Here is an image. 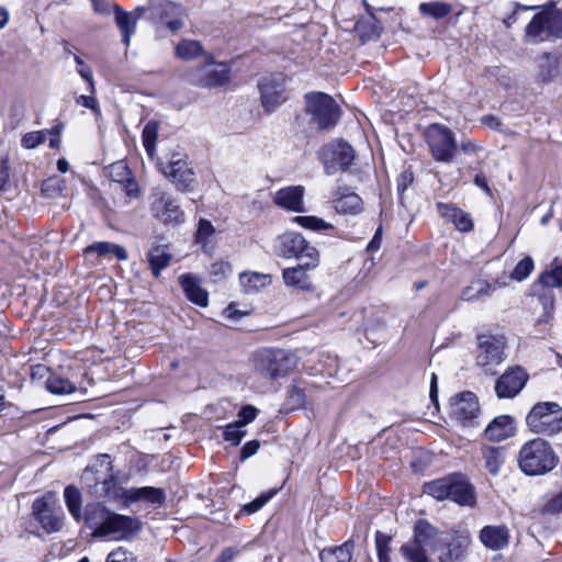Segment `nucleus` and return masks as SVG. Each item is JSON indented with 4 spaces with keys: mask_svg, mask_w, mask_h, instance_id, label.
<instances>
[{
    "mask_svg": "<svg viewBox=\"0 0 562 562\" xmlns=\"http://www.w3.org/2000/svg\"><path fill=\"white\" fill-rule=\"evenodd\" d=\"M82 482L91 495L127 506L128 490L115 477L109 454H100L95 463L85 470Z\"/></svg>",
    "mask_w": 562,
    "mask_h": 562,
    "instance_id": "1",
    "label": "nucleus"
},
{
    "mask_svg": "<svg viewBox=\"0 0 562 562\" xmlns=\"http://www.w3.org/2000/svg\"><path fill=\"white\" fill-rule=\"evenodd\" d=\"M518 461L526 474L542 475L553 470L559 459L548 441L536 438L521 447Z\"/></svg>",
    "mask_w": 562,
    "mask_h": 562,
    "instance_id": "2",
    "label": "nucleus"
},
{
    "mask_svg": "<svg viewBox=\"0 0 562 562\" xmlns=\"http://www.w3.org/2000/svg\"><path fill=\"white\" fill-rule=\"evenodd\" d=\"M294 355L283 349H262L254 357L255 372L263 379L278 380L290 374L296 367Z\"/></svg>",
    "mask_w": 562,
    "mask_h": 562,
    "instance_id": "3",
    "label": "nucleus"
},
{
    "mask_svg": "<svg viewBox=\"0 0 562 562\" xmlns=\"http://www.w3.org/2000/svg\"><path fill=\"white\" fill-rule=\"evenodd\" d=\"M525 422L531 432L553 437L562 431V406L555 402H538Z\"/></svg>",
    "mask_w": 562,
    "mask_h": 562,
    "instance_id": "4",
    "label": "nucleus"
},
{
    "mask_svg": "<svg viewBox=\"0 0 562 562\" xmlns=\"http://www.w3.org/2000/svg\"><path fill=\"white\" fill-rule=\"evenodd\" d=\"M529 43H542L562 37V13L542 11L537 13L525 30Z\"/></svg>",
    "mask_w": 562,
    "mask_h": 562,
    "instance_id": "5",
    "label": "nucleus"
},
{
    "mask_svg": "<svg viewBox=\"0 0 562 562\" xmlns=\"http://www.w3.org/2000/svg\"><path fill=\"white\" fill-rule=\"evenodd\" d=\"M305 110L321 130H328L335 126L340 117L339 106L336 101L323 92L306 94Z\"/></svg>",
    "mask_w": 562,
    "mask_h": 562,
    "instance_id": "6",
    "label": "nucleus"
},
{
    "mask_svg": "<svg viewBox=\"0 0 562 562\" xmlns=\"http://www.w3.org/2000/svg\"><path fill=\"white\" fill-rule=\"evenodd\" d=\"M274 249L285 258L306 259L307 267L318 265V251L299 233L286 232L276 239Z\"/></svg>",
    "mask_w": 562,
    "mask_h": 562,
    "instance_id": "7",
    "label": "nucleus"
},
{
    "mask_svg": "<svg viewBox=\"0 0 562 562\" xmlns=\"http://www.w3.org/2000/svg\"><path fill=\"white\" fill-rule=\"evenodd\" d=\"M426 140L432 158L436 161L451 164L458 147L453 132L441 124H431L427 127Z\"/></svg>",
    "mask_w": 562,
    "mask_h": 562,
    "instance_id": "8",
    "label": "nucleus"
},
{
    "mask_svg": "<svg viewBox=\"0 0 562 562\" xmlns=\"http://www.w3.org/2000/svg\"><path fill=\"white\" fill-rule=\"evenodd\" d=\"M231 69L225 63H214L211 55L205 58V64L193 68L187 74L190 83L201 88H216L229 80Z\"/></svg>",
    "mask_w": 562,
    "mask_h": 562,
    "instance_id": "9",
    "label": "nucleus"
},
{
    "mask_svg": "<svg viewBox=\"0 0 562 562\" xmlns=\"http://www.w3.org/2000/svg\"><path fill=\"white\" fill-rule=\"evenodd\" d=\"M476 361L487 374H494V368L505 360L506 340L502 335H480Z\"/></svg>",
    "mask_w": 562,
    "mask_h": 562,
    "instance_id": "10",
    "label": "nucleus"
},
{
    "mask_svg": "<svg viewBox=\"0 0 562 562\" xmlns=\"http://www.w3.org/2000/svg\"><path fill=\"white\" fill-rule=\"evenodd\" d=\"M434 551L439 562H453L462 557L470 543L467 532L438 533L432 536Z\"/></svg>",
    "mask_w": 562,
    "mask_h": 562,
    "instance_id": "11",
    "label": "nucleus"
},
{
    "mask_svg": "<svg viewBox=\"0 0 562 562\" xmlns=\"http://www.w3.org/2000/svg\"><path fill=\"white\" fill-rule=\"evenodd\" d=\"M138 529L139 521L136 518L110 512L104 525L93 531L92 537L121 540L137 532Z\"/></svg>",
    "mask_w": 562,
    "mask_h": 562,
    "instance_id": "12",
    "label": "nucleus"
},
{
    "mask_svg": "<svg viewBox=\"0 0 562 562\" xmlns=\"http://www.w3.org/2000/svg\"><path fill=\"white\" fill-rule=\"evenodd\" d=\"M435 528L426 521H418L415 526L414 541L405 543L401 552L407 562H429L426 547L432 546Z\"/></svg>",
    "mask_w": 562,
    "mask_h": 562,
    "instance_id": "13",
    "label": "nucleus"
},
{
    "mask_svg": "<svg viewBox=\"0 0 562 562\" xmlns=\"http://www.w3.org/2000/svg\"><path fill=\"white\" fill-rule=\"evenodd\" d=\"M258 87L261 95V104L267 113L274 112L288 99L284 88V78L281 75L262 77Z\"/></svg>",
    "mask_w": 562,
    "mask_h": 562,
    "instance_id": "14",
    "label": "nucleus"
},
{
    "mask_svg": "<svg viewBox=\"0 0 562 562\" xmlns=\"http://www.w3.org/2000/svg\"><path fill=\"white\" fill-rule=\"evenodd\" d=\"M150 199V212L155 218L164 224L176 225L183 222V212L168 193L155 190Z\"/></svg>",
    "mask_w": 562,
    "mask_h": 562,
    "instance_id": "15",
    "label": "nucleus"
},
{
    "mask_svg": "<svg viewBox=\"0 0 562 562\" xmlns=\"http://www.w3.org/2000/svg\"><path fill=\"white\" fill-rule=\"evenodd\" d=\"M353 158V149L349 144L342 140L334 142L323 153L325 172L335 175L344 171L351 165Z\"/></svg>",
    "mask_w": 562,
    "mask_h": 562,
    "instance_id": "16",
    "label": "nucleus"
},
{
    "mask_svg": "<svg viewBox=\"0 0 562 562\" xmlns=\"http://www.w3.org/2000/svg\"><path fill=\"white\" fill-rule=\"evenodd\" d=\"M479 402L472 392H464L451 402V416L464 427L477 425Z\"/></svg>",
    "mask_w": 562,
    "mask_h": 562,
    "instance_id": "17",
    "label": "nucleus"
},
{
    "mask_svg": "<svg viewBox=\"0 0 562 562\" xmlns=\"http://www.w3.org/2000/svg\"><path fill=\"white\" fill-rule=\"evenodd\" d=\"M528 379V373L521 367L509 368L497 379L495 392L499 398H513L524 389Z\"/></svg>",
    "mask_w": 562,
    "mask_h": 562,
    "instance_id": "18",
    "label": "nucleus"
},
{
    "mask_svg": "<svg viewBox=\"0 0 562 562\" xmlns=\"http://www.w3.org/2000/svg\"><path fill=\"white\" fill-rule=\"evenodd\" d=\"M162 172L170 178L180 191H190L194 184V173L188 166L186 159L179 154L172 155L169 164L164 168Z\"/></svg>",
    "mask_w": 562,
    "mask_h": 562,
    "instance_id": "19",
    "label": "nucleus"
},
{
    "mask_svg": "<svg viewBox=\"0 0 562 562\" xmlns=\"http://www.w3.org/2000/svg\"><path fill=\"white\" fill-rule=\"evenodd\" d=\"M33 515L41 524L42 528L50 533L59 531L63 528V514H56L49 506L46 498H37L32 505Z\"/></svg>",
    "mask_w": 562,
    "mask_h": 562,
    "instance_id": "20",
    "label": "nucleus"
},
{
    "mask_svg": "<svg viewBox=\"0 0 562 562\" xmlns=\"http://www.w3.org/2000/svg\"><path fill=\"white\" fill-rule=\"evenodd\" d=\"M560 75V57L557 54L544 53L536 59L533 79L539 85L550 83Z\"/></svg>",
    "mask_w": 562,
    "mask_h": 562,
    "instance_id": "21",
    "label": "nucleus"
},
{
    "mask_svg": "<svg viewBox=\"0 0 562 562\" xmlns=\"http://www.w3.org/2000/svg\"><path fill=\"white\" fill-rule=\"evenodd\" d=\"M150 8L156 16L161 20H168L167 25L171 31H178L183 26L182 18L186 15V11L180 4L167 0H158Z\"/></svg>",
    "mask_w": 562,
    "mask_h": 562,
    "instance_id": "22",
    "label": "nucleus"
},
{
    "mask_svg": "<svg viewBox=\"0 0 562 562\" xmlns=\"http://www.w3.org/2000/svg\"><path fill=\"white\" fill-rule=\"evenodd\" d=\"M144 7H138L132 12L122 10L119 5L114 7L115 23L123 35V43L128 46L131 37L135 32L136 24L145 13Z\"/></svg>",
    "mask_w": 562,
    "mask_h": 562,
    "instance_id": "23",
    "label": "nucleus"
},
{
    "mask_svg": "<svg viewBox=\"0 0 562 562\" xmlns=\"http://www.w3.org/2000/svg\"><path fill=\"white\" fill-rule=\"evenodd\" d=\"M304 188L292 186L280 189L273 196L276 205L292 212H304L303 205Z\"/></svg>",
    "mask_w": 562,
    "mask_h": 562,
    "instance_id": "24",
    "label": "nucleus"
},
{
    "mask_svg": "<svg viewBox=\"0 0 562 562\" xmlns=\"http://www.w3.org/2000/svg\"><path fill=\"white\" fill-rule=\"evenodd\" d=\"M436 206L441 217L451 222L458 231L468 233L473 229V221L469 213L451 203L439 202Z\"/></svg>",
    "mask_w": 562,
    "mask_h": 562,
    "instance_id": "25",
    "label": "nucleus"
},
{
    "mask_svg": "<svg viewBox=\"0 0 562 562\" xmlns=\"http://www.w3.org/2000/svg\"><path fill=\"white\" fill-rule=\"evenodd\" d=\"M179 282L189 301L201 307L207 306L209 293L201 286L200 280L196 277L184 273L179 277Z\"/></svg>",
    "mask_w": 562,
    "mask_h": 562,
    "instance_id": "26",
    "label": "nucleus"
},
{
    "mask_svg": "<svg viewBox=\"0 0 562 562\" xmlns=\"http://www.w3.org/2000/svg\"><path fill=\"white\" fill-rule=\"evenodd\" d=\"M83 254L88 257L95 258H116L120 261L127 260L128 255L123 246L111 241H97L83 249Z\"/></svg>",
    "mask_w": 562,
    "mask_h": 562,
    "instance_id": "27",
    "label": "nucleus"
},
{
    "mask_svg": "<svg viewBox=\"0 0 562 562\" xmlns=\"http://www.w3.org/2000/svg\"><path fill=\"white\" fill-rule=\"evenodd\" d=\"M515 420L508 415L495 417L485 428V436L492 441H502L515 434Z\"/></svg>",
    "mask_w": 562,
    "mask_h": 562,
    "instance_id": "28",
    "label": "nucleus"
},
{
    "mask_svg": "<svg viewBox=\"0 0 562 562\" xmlns=\"http://www.w3.org/2000/svg\"><path fill=\"white\" fill-rule=\"evenodd\" d=\"M451 484L448 498L460 505H473L474 494L471 485L460 474L450 475Z\"/></svg>",
    "mask_w": 562,
    "mask_h": 562,
    "instance_id": "29",
    "label": "nucleus"
},
{
    "mask_svg": "<svg viewBox=\"0 0 562 562\" xmlns=\"http://www.w3.org/2000/svg\"><path fill=\"white\" fill-rule=\"evenodd\" d=\"M334 207L341 214H359L363 210L362 199L347 189H339L334 199Z\"/></svg>",
    "mask_w": 562,
    "mask_h": 562,
    "instance_id": "30",
    "label": "nucleus"
},
{
    "mask_svg": "<svg viewBox=\"0 0 562 562\" xmlns=\"http://www.w3.org/2000/svg\"><path fill=\"white\" fill-rule=\"evenodd\" d=\"M480 540L491 550H502L508 544L509 531L506 526H485L480 532Z\"/></svg>",
    "mask_w": 562,
    "mask_h": 562,
    "instance_id": "31",
    "label": "nucleus"
},
{
    "mask_svg": "<svg viewBox=\"0 0 562 562\" xmlns=\"http://www.w3.org/2000/svg\"><path fill=\"white\" fill-rule=\"evenodd\" d=\"M539 286L551 291L562 288V259L554 258L550 267L539 276L533 284V291L537 292Z\"/></svg>",
    "mask_w": 562,
    "mask_h": 562,
    "instance_id": "32",
    "label": "nucleus"
},
{
    "mask_svg": "<svg viewBox=\"0 0 562 562\" xmlns=\"http://www.w3.org/2000/svg\"><path fill=\"white\" fill-rule=\"evenodd\" d=\"M506 282L499 279L495 280L494 283H490L485 280L473 281L462 292V299L465 301H477L485 296H490L497 288L505 286Z\"/></svg>",
    "mask_w": 562,
    "mask_h": 562,
    "instance_id": "33",
    "label": "nucleus"
},
{
    "mask_svg": "<svg viewBox=\"0 0 562 562\" xmlns=\"http://www.w3.org/2000/svg\"><path fill=\"white\" fill-rule=\"evenodd\" d=\"M164 490L153 486L128 488L127 506L132 503L144 501L150 504L160 505L165 502Z\"/></svg>",
    "mask_w": 562,
    "mask_h": 562,
    "instance_id": "34",
    "label": "nucleus"
},
{
    "mask_svg": "<svg viewBox=\"0 0 562 562\" xmlns=\"http://www.w3.org/2000/svg\"><path fill=\"white\" fill-rule=\"evenodd\" d=\"M307 267L304 265H299L293 268H288L283 270V280L284 283L289 286H293L299 290H311L312 281L310 276L307 274Z\"/></svg>",
    "mask_w": 562,
    "mask_h": 562,
    "instance_id": "35",
    "label": "nucleus"
},
{
    "mask_svg": "<svg viewBox=\"0 0 562 562\" xmlns=\"http://www.w3.org/2000/svg\"><path fill=\"white\" fill-rule=\"evenodd\" d=\"M110 509H108L106 506H104L102 503H90L86 506L83 520L86 525L92 529L93 531H97V529H100L104 522L106 517H109Z\"/></svg>",
    "mask_w": 562,
    "mask_h": 562,
    "instance_id": "36",
    "label": "nucleus"
},
{
    "mask_svg": "<svg viewBox=\"0 0 562 562\" xmlns=\"http://www.w3.org/2000/svg\"><path fill=\"white\" fill-rule=\"evenodd\" d=\"M352 542L347 541L338 547L323 549L319 558L322 562H349L352 557Z\"/></svg>",
    "mask_w": 562,
    "mask_h": 562,
    "instance_id": "37",
    "label": "nucleus"
},
{
    "mask_svg": "<svg viewBox=\"0 0 562 562\" xmlns=\"http://www.w3.org/2000/svg\"><path fill=\"white\" fill-rule=\"evenodd\" d=\"M64 499L72 518L78 522L81 521L83 514L81 509L82 496L80 491L72 485L67 486L64 491Z\"/></svg>",
    "mask_w": 562,
    "mask_h": 562,
    "instance_id": "38",
    "label": "nucleus"
},
{
    "mask_svg": "<svg viewBox=\"0 0 562 562\" xmlns=\"http://www.w3.org/2000/svg\"><path fill=\"white\" fill-rule=\"evenodd\" d=\"M240 285L246 293L257 292L270 284L268 274L258 272H244L239 276Z\"/></svg>",
    "mask_w": 562,
    "mask_h": 562,
    "instance_id": "39",
    "label": "nucleus"
},
{
    "mask_svg": "<svg viewBox=\"0 0 562 562\" xmlns=\"http://www.w3.org/2000/svg\"><path fill=\"white\" fill-rule=\"evenodd\" d=\"M177 57L184 60H192L200 56H207L202 44L195 40H182L176 46Z\"/></svg>",
    "mask_w": 562,
    "mask_h": 562,
    "instance_id": "40",
    "label": "nucleus"
},
{
    "mask_svg": "<svg viewBox=\"0 0 562 562\" xmlns=\"http://www.w3.org/2000/svg\"><path fill=\"white\" fill-rule=\"evenodd\" d=\"M171 255L167 252L165 247H153L148 252V261L155 277H158L160 271L167 268L170 263Z\"/></svg>",
    "mask_w": 562,
    "mask_h": 562,
    "instance_id": "41",
    "label": "nucleus"
},
{
    "mask_svg": "<svg viewBox=\"0 0 562 562\" xmlns=\"http://www.w3.org/2000/svg\"><path fill=\"white\" fill-rule=\"evenodd\" d=\"M485 467L488 472L496 475L504 463V450L499 447H485L482 450Z\"/></svg>",
    "mask_w": 562,
    "mask_h": 562,
    "instance_id": "42",
    "label": "nucleus"
},
{
    "mask_svg": "<svg viewBox=\"0 0 562 562\" xmlns=\"http://www.w3.org/2000/svg\"><path fill=\"white\" fill-rule=\"evenodd\" d=\"M451 10V4L441 1L424 2L419 5V12L424 16H429L436 20L447 16Z\"/></svg>",
    "mask_w": 562,
    "mask_h": 562,
    "instance_id": "43",
    "label": "nucleus"
},
{
    "mask_svg": "<svg viewBox=\"0 0 562 562\" xmlns=\"http://www.w3.org/2000/svg\"><path fill=\"white\" fill-rule=\"evenodd\" d=\"M450 482V476L428 482L424 485V493L439 501L446 499L449 496Z\"/></svg>",
    "mask_w": 562,
    "mask_h": 562,
    "instance_id": "44",
    "label": "nucleus"
},
{
    "mask_svg": "<svg viewBox=\"0 0 562 562\" xmlns=\"http://www.w3.org/2000/svg\"><path fill=\"white\" fill-rule=\"evenodd\" d=\"M46 387L50 393L59 395L71 394L76 391V386L72 382L57 374H50L47 378Z\"/></svg>",
    "mask_w": 562,
    "mask_h": 562,
    "instance_id": "45",
    "label": "nucleus"
},
{
    "mask_svg": "<svg viewBox=\"0 0 562 562\" xmlns=\"http://www.w3.org/2000/svg\"><path fill=\"white\" fill-rule=\"evenodd\" d=\"M292 221L300 226L311 229V231H328L333 229L334 226L330 223L325 222L324 220L317 217V216H295L292 218Z\"/></svg>",
    "mask_w": 562,
    "mask_h": 562,
    "instance_id": "46",
    "label": "nucleus"
},
{
    "mask_svg": "<svg viewBox=\"0 0 562 562\" xmlns=\"http://www.w3.org/2000/svg\"><path fill=\"white\" fill-rule=\"evenodd\" d=\"M157 136H158V124L155 121H149L143 130L142 138H143V145H144L146 151L148 153V155H150V156L155 151Z\"/></svg>",
    "mask_w": 562,
    "mask_h": 562,
    "instance_id": "47",
    "label": "nucleus"
},
{
    "mask_svg": "<svg viewBox=\"0 0 562 562\" xmlns=\"http://www.w3.org/2000/svg\"><path fill=\"white\" fill-rule=\"evenodd\" d=\"M535 263L531 257H524L514 268L509 278L517 282H521L529 277V274L533 271Z\"/></svg>",
    "mask_w": 562,
    "mask_h": 562,
    "instance_id": "48",
    "label": "nucleus"
},
{
    "mask_svg": "<svg viewBox=\"0 0 562 562\" xmlns=\"http://www.w3.org/2000/svg\"><path fill=\"white\" fill-rule=\"evenodd\" d=\"M109 176L110 178L117 183H123L126 180H130L132 173L126 166V164L122 160L116 161L109 167Z\"/></svg>",
    "mask_w": 562,
    "mask_h": 562,
    "instance_id": "49",
    "label": "nucleus"
},
{
    "mask_svg": "<svg viewBox=\"0 0 562 562\" xmlns=\"http://www.w3.org/2000/svg\"><path fill=\"white\" fill-rule=\"evenodd\" d=\"M239 423L228 424L223 432L224 439L234 446H238L243 438L246 436V431L241 430Z\"/></svg>",
    "mask_w": 562,
    "mask_h": 562,
    "instance_id": "50",
    "label": "nucleus"
},
{
    "mask_svg": "<svg viewBox=\"0 0 562 562\" xmlns=\"http://www.w3.org/2000/svg\"><path fill=\"white\" fill-rule=\"evenodd\" d=\"M538 299L543 307L544 319H540V322H547V319L552 315L554 310V295L551 290L542 289V293L536 292Z\"/></svg>",
    "mask_w": 562,
    "mask_h": 562,
    "instance_id": "51",
    "label": "nucleus"
},
{
    "mask_svg": "<svg viewBox=\"0 0 562 562\" xmlns=\"http://www.w3.org/2000/svg\"><path fill=\"white\" fill-rule=\"evenodd\" d=\"M46 139V131H35L26 133L22 139L21 145L25 149H34L38 145L43 144Z\"/></svg>",
    "mask_w": 562,
    "mask_h": 562,
    "instance_id": "52",
    "label": "nucleus"
},
{
    "mask_svg": "<svg viewBox=\"0 0 562 562\" xmlns=\"http://www.w3.org/2000/svg\"><path fill=\"white\" fill-rule=\"evenodd\" d=\"M74 59L77 64V72L88 82L89 91L93 94L95 92V86L91 68L80 57L75 55Z\"/></svg>",
    "mask_w": 562,
    "mask_h": 562,
    "instance_id": "53",
    "label": "nucleus"
},
{
    "mask_svg": "<svg viewBox=\"0 0 562 562\" xmlns=\"http://www.w3.org/2000/svg\"><path fill=\"white\" fill-rule=\"evenodd\" d=\"M389 542L390 537L378 531L375 535V546L378 551V558L380 562H389Z\"/></svg>",
    "mask_w": 562,
    "mask_h": 562,
    "instance_id": "54",
    "label": "nucleus"
},
{
    "mask_svg": "<svg viewBox=\"0 0 562 562\" xmlns=\"http://www.w3.org/2000/svg\"><path fill=\"white\" fill-rule=\"evenodd\" d=\"M214 227L207 220H200L195 234L196 243L206 245L209 238L213 235Z\"/></svg>",
    "mask_w": 562,
    "mask_h": 562,
    "instance_id": "55",
    "label": "nucleus"
},
{
    "mask_svg": "<svg viewBox=\"0 0 562 562\" xmlns=\"http://www.w3.org/2000/svg\"><path fill=\"white\" fill-rule=\"evenodd\" d=\"M106 562H135V558L131 552L119 548L108 555Z\"/></svg>",
    "mask_w": 562,
    "mask_h": 562,
    "instance_id": "56",
    "label": "nucleus"
},
{
    "mask_svg": "<svg viewBox=\"0 0 562 562\" xmlns=\"http://www.w3.org/2000/svg\"><path fill=\"white\" fill-rule=\"evenodd\" d=\"M256 416L257 409L251 405H246L239 411V420H237L236 423H239L241 426H245L251 423L256 418Z\"/></svg>",
    "mask_w": 562,
    "mask_h": 562,
    "instance_id": "57",
    "label": "nucleus"
},
{
    "mask_svg": "<svg viewBox=\"0 0 562 562\" xmlns=\"http://www.w3.org/2000/svg\"><path fill=\"white\" fill-rule=\"evenodd\" d=\"M289 403L294 408L303 406L305 404L304 392L301 389L293 386L289 391Z\"/></svg>",
    "mask_w": 562,
    "mask_h": 562,
    "instance_id": "58",
    "label": "nucleus"
},
{
    "mask_svg": "<svg viewBox=\"0 0 562 562\" xmlns=\"http://www.w3.org/2000/svg\"><path fill=\"white\" fill-rule=\"evenodd\" d=\"M76 103L83 108L92 110L97 115L100 114V108H99L98 101L92 95H83V94L79 95L76 99Z\"/></svg>",
    "mask_w": 562,
    "mask_h": 562,
    "instance_id": "59",
    "label": "nucleus"
},
{
    "mask_svg": "<svg viewBox=\"0 0 562 562\" xmlns=\"http://www.w3.org/2000/svg\"><path fill=\"white\" fill-rule=\"evenodd\" d=\"M271 496H272V494L261 495V496L257 497L255 501L246 504L244 506V510L247 512L248 514H254V513L258 512L269 501V498Z\"/></svg>",
    "mask_w": 562,
    "mask_h": 562,
    "instance_id": "60",
    "label": "nucleus"
},
{
    "mask_svg": "<svg viewBox=\"0 0 562 562\" xmlns=\"http://www.w3.org/2000/svg\"><path fill=\"white\" fill-rule=\"evenodd\" d=\"M546 510L552 514L562 512V491L547 502Z\"/></svg>",
    "mask_w": 562,
    "mask_h": 562,
    "instance_id": "61",
    "label": "nucleus"
},
{
    "mask_svg": "<svg viewBox=\"0 0 562 562\" xmlns=\"http://www.w3.org/2000/svg\"><path fill=\"white\" fill-rule=\"evenodd\" d=\"M229 269H231V266L228 262L218 261V262H214L211 266L210 273L213 277L221 278V277L225 276L229 271Z\"/></svg>",
    "mask_w": 562,
    "mask_h": 562,
    "instance_id": "62",
    "label": "nucleus"
},
{
    "mask_svg": "<svg viewBox=\"0 0 562 562\" xmlns=\"http://www.w3.org/2000/svg\"><path fill=\"white\" fill-rule=\"evenodd\" d=\"M259 447H260V443L258 440H250V441L246 442L240 452L241 459H248L251 456L256 454Z\"/></svg>",
    "mask_w": 562,
    "mask_h": 562,
    "instance_id": "63",
    "label": "nucleus"
},
{
    "mask_svg": "<svg viewBox=\"0 0 562 562\" xmlns=\"http://www.w3.org/2000/svg\"><path fill=\"white\" fill-rule=\"evenodd\" d=\"M123 190L125 191L128 198H137L139 195V189L135 180L131 177L130 180H126L122 183Z\"/></svg>",
    "mask_w": 562,
    "mask_h": 562,
    "instance_id": "64",
    "label": "nucleus"
}]
</instances>
